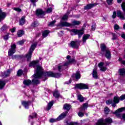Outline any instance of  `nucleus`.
Returning a JSON list of instances; mask_svg holds the SVG:
<instances>
[{
    "mask_svg": "<svg viewBox=\"0 0 125 125\" xmlns=\"http://www.w3.org/2000/svg\"><path fill=\"white\" fill-rule=\"evenodd\" d=\"M70 58L71 56L70 55H68L66 57V59L68 61L62 63H60L58 65H56L55 66L56 68H54V70H55V71H57L58 70L59 72H62V71H64V70L67 69L69 65H71V64H74V63H76L77 62V61H76V60H75L74 59Z\"/></svg>",
    "mask_w": 125,
    "mask_h": 125,
    "instance_id": "1",
    "label": "nucleus"
},
{
    "mask_svg": "<svg viewBox=\"0 0 125 125\" xmlns=\"http://www.w3.org/2000/svg\"><path fill=\"white\" fill-rule=\"evenodd\" d=\"M43 76V69L40 65L37 66L36 73L33 75L34 79L32 80L33 84H39L41 83L40 79H42Z\"/></svg>",
    "mask_w": 125,
    "mask_h": 125,
    "instance_id": "2",
    "label": "nucleus"
},
{
    "mask_svg": "<svg viewBox=\"0 0 125 125\" xmlns=\"http://www.w3.org/2000/svg\"><path fill=\"white\" fill-rule=\"evenodd\" d=\"M104 122L105 123L103 119H101L98 121L96 125H110L113 123V119L110 117H108L105 119Z\"/></svg>",
    "mask_w": 125,
    "mask_h": 125,
    "instance_id": "3",
    "label": "nucleus"
},
{
    "mask_svg": "<svg viewBox=\"0 0 125 125\" xmlns=\"http://www.w3.org/2000/svg\"><path fill=\"white\" fill-rule=\"evenodd\" d=\"M121 7L124 13L121 10H117V17L121 20H125V2H123L121 4Z\"/></svg>",
    "mask_w": 125,
    "mask_h": 125,
    "instance_id": "4",
    "label": "nucleus"
},
{
    "mask_svg": "<svg viewBox=\"0 0 125 125\" xmlns=\"http://www.w3.org/2000/svg\"><path fill=\"white\" fill-rule=\"evenodd\" d=\"M36 46H37V45H36V44H33L31 45L29 49V52L26 55V58L27 59V61H30V60H31V58H32V54H33V52H34V50H35Z\"/></svg>",
    "mask_w": 125,
    "mask_h": 125,
    "instance_id": "5",
    "label": "nucleus"
},
{
    "mask_svg": "<svg viewBox=\"0 0 125 125\" xmlns=\"http://www.w3.org/2000/svg\"><path fill=\"white\" fill-rule=\"evenodd\" d=\"M45 75L46 77H49V78H60V77H61V74L53 73L51 71L45 72Z\"/></svg>",
    "mask_w": 125,
    "mask_h": 125,
    "instance_id": "6",
    "label": "nucleus"
},
{
    "mask_svg": "<svg viewBox=\"0 0 125 125\" xmlns=\"http://www.w3.org/2000/svg\"><path fill=\"white\" fill-rule=\"evenodd\" d=\"M71 34L73 36L74 35H78L79 38H81L83 35V30L72 29L70 31Z\"/></svg>",
    "mask_w": 125,
    "mask_h": 125,
    "instance_id": "7",
    "label": "nucleus"
},
{
    "mask_svg": "<svg viewBox=\"0 0 125 125\" xmlns=\"http://www.w3.org/2000/svg\"><path fill=\"white\" fill-rule=\"evenodd\" d=\"M76 87L79 89H88V84L83 83H78L76 84Z\"/></svg>",
    "mask_w": 125,
    "mask_h": 125,
    "instance_id": "8",
    "label": "nucleus"
},
{
    "mask_svg": "<svg viewBox=\"0 0 125 125\" xmlns=\"http://www.w3.org/2000/svg\"><path fill=\"white\" fill-rule=\"evenodd\" d=\"M16 45L13 44L11 45V48L9 50L8 55L9 56H12L13 54H14L16 52Z\"/></svg>",
    "mask_w": 125,
    "mask_h": 125,
    "instance_id": "9",
    "label": "nucleus"
},
{
    "mask_svg": "<svg viewBox=\"0 0 125 125\" xmlns=\"http://www.w3.org/2000/svg\"><path fill=\"white\" fill-rule=\"evenodd\" d=\"M36 15L39 18H42L45 15V12L42 9H38L36 10Z\"/></svg>",
    "mask_w": 125,
    "mask_h": 125,
    "instance_id": "10",
    "label": "nucleus"
},
{
    "mask_svg": "<svg viewBox=\"0 0 125 125\" xmlns=\"http://www.w3.org/2000/svg\"><path fill=\"white\" fill-rule=\"evenodd\" d=\"M96 5H97V3L87 4L86 6H84V10H89V9L93 8L94 6H96Z\"/></svg>",
    "mask_w": 125,
    "mask_h": 125,
    "instance_id": "11",
    "label": "nucleus"
},
{
    "mask_svg": "<svg viewBox=\"0 0 125 125\" xmlns=\"http://www.w3.org/2000/svg\"><path fill=\"white\" fill-rule=\"evenodd\" d=\"M70 45L73 48H79V46H80V42L78 41H72L71 42Z\"/></svg>",
    "mask_w": 125,
    "mask_h": 125,
    "instance_id": "12",
    "label": "nucleus"
},
{
    "mask_svg": "<svg viewBox=\"0 0 125 125\" xmlns=\"http://www.w3.org/2000/svg\"><path fill=\"white\" fill-rule=\"evenodd\" d=\"M107 50H109V48H108L106 45L104 43H102L101 44V51L102 53V54H104V52H106Z\"/></svg>",
    "mask_w": 125,
    "mask_h": 125,
    "instance_id": "13",
    "label": "nucleus"
},
{
    "mask_svg": "<svg viewBox=\"0 0 125 125\" xmlns=\"http://www.w3.org/2000/svg\"><path fill=\"white\" fill-rule=\"evenodd\" d=\"M104 65V62H100L98 64V67L100 69V71L102 72H105L107 70V67L106 66H103Z\"/></svg>",
    "mask_w": 125,
    "mask_h": 125,
    "instance_id": "14",
    "label": "nucleus"
},
{
    "mask_svg": "<svg viewBox=\"0 0 125 125\" xmlns=\"http://www.w3.org/2000/svg\"><path fill=\"white\" fill-rule=\"evenodd\" d=\"M72 77V78H75L76 80H80L82 75H81V72L80 71H78L75 73V74H73Z\"/></svg>",
    "mask_w": 125,
    "mask_h": 125,
    "instance_id": "15",
    "label": "nucleus"
},
{
    "mask_svg": "<svg viewBox=\"0 0 125 125\" xmlns=\"http://www.w3.org/2000/svg\"><path fill=\"white\" fill-rule=\"evenodd\" d=\"M92 76L94 79H98V74H97V67H95L93 70Z\"/></svg>",
    "mask_w": 125,
    "mask_h": 125,
    "instance_id": "16",
    "label": "nucleus"
},
{
    "mask_svg": "<svg viewBox=\"0 0 125 125\" xmlns=\"http://www.w3.org/2000/svg\"><path fill=\"white\" fill-rule=\"evenodd\" d=\"M5 17H6V14L4 12H2L1 9H0V22L4 20Z\"/></svg>",
    "mask_w": 125,
    "mask_h": 125,
    "instance_id": "17",
    "label": "nucleus"
},
{
    "mask_svg": "<svg viewBox=\"0 0 125 125\" xmlns=\"http://www.w3.org/2000/svg\"><path fill=\"white\" fill-rule=\"evenodd\" d=\"M67 114H68V112H64L62 113L58 117V121H61V120H63L66 116H67Z\"/></svg>",
    "mask_w": 125,
    "mask_h": 125,
    "instance_id": "18",
    "label": "nucleus"
},
{
    "mask_svg": "<svg viewBox=\"0 0 125 125\" xmlns=\"http://www.w3.org/2000/svg\"><path fill=\"white\" fill-rule=\"evenodd\" d=\"M30 103H31L30 101L26 102L23 101L21 102L22 105H23V106H24V107H25L26 109H29V106Z\"/></svg>",
    "mask_w": 125,
    "mask_h": 125,
    "instance_id": "19",
    "label": "nucleus"
},
{
    "mask_svg": "<svg viewBox=\"0 0 125 125\" xmlns=\"http://www.w3.org/2000/svg\"><path fill=\"white\" fill-rule=\"evenodd\" d=\"M105 56L107 59H110L111 58V51L110 49L106 50V51L105 52Z\"/></svg>",
    "mask_w": 125,
    "mask_h": 125,
    "instance_id": "20",
    "label": "nucleus"
},
{
    "mask_svg": "<svg viewBox=\"0 0 125 125\" xmlns=\"http://www.w3.org/2000/svg\"><path fill=\"white\" fill-rule=\"evenodd\" d=\"M81 23V21H73L72 23H71V26H79Z\"/></svg>",
    "mask_w": 125,
    "mask_h": 125,
    "instance_id": "21",
    "label": "nucleus"
},
{
    "mask_svg": "<svg viewBox=\"0 0 125 125\" xmlns=\"http://www.w3.org/2000/svg\"><path fill=\"white\" fill-rule=\"evenodd\" d=\"M88 106V104L85 103L83 104V106L80 108V110H82V111H85V110L87 109Z\"/></svg>",
    "mask_w": 125,
    "mask_h": 125,
    "instance_id": "22",
    "label": "nucleus"
},
{
    "mask_svg": "<svg viewBox=\"0 0 125 125\" xmlns=\"http://www.w3.org/2000/svg\"><path fill=\"white\" fill-rule=\"evenodd\" d=\"M49 34V30H44L42 32V37L44 38H46L47 36H48V34Z\"/></svg>",
    "mask_w": 125,
    "mask_h": 125,
    "instance_id": "23",
    "label": "nucleus"
},
{
    "mask_svg": "<svg viewBox=\"0 0 125 125\" xmlns=\"http://www.w3.org/2000/svg\"><path fill=\"white\" fill-rule=\"evenodd\" d=\"M38 116V114L36 113L35 112L33 113L32 115H30L29 116V121L31 120H33V119H35V118H37Z\"/></svg>",
    "mask_w": 125,
    "mask_h": 125,
    "instance_id": "24",
    "label": "nucleus"
},
{
    "mask_svg": "<svg viewBox=\"0 0 125 125\" xmlns=\"http://www.w3.org/2000/svg\"><path fill=\"white\" fill-rule=\"evenodd\" d=\"M90 37V35H89V34L84 35L83 37V42H86V40H88V39Z\"/></svg>",
    "mask_w": 125,
    "mask_h": 125,
    "instance_id": "25",
    "label": "nucleus"
},
{
    "mask_svg": "<svg viewBox=\"0 0 125 125\" xmlns=\"http://www.w3.org/2000/svg\"><path fill=\"white\" fill-rule=\"evenodd\" d=\"M61 26L62 27H70L71 23L67 22H62L61 23Z\"/></svg>",
    "mask_w": 125,
    "mask_h": 125,
    "instance_id": "26",
    "label": "nucleus"
},
{
    "mask_svg": "<svg viewBox=\"0 0 125 125\" xmlns=\"http://www.w3.org/2000/svg\"><path fill=\"white\" fill-rule=\"evenodd\" d=\"M24 24H25V16H23L20 20V25L21 26H23V25Z\"/></svg>",
    "mask_w": 125,
    "mask_h": 125,
    "instance_id": "27",
    "label": "nucleus"
},
{
    "mask_svg": "<svg viewBox=\"0 0 125 125\" xmlns=\"http://www.w3.org/2000/svg\"><path fill=\"white\" fill-rule=\"evenodd\" d=\"M10 75V70H8L7 71H5L4 72L3 74V78H7V77H8Z\"/></svg>",
    "mask_w": 125,
    "mask_h": 125,
    "instance_id": "28",
    "label": "nucleus"
},
{
    "mask_svg": "<svg viewBox=\"0 0 125 125\" xmlns=\"http://www.w3.org/2000/svg\"><path fill=\"white\" fill-rule=\"evenodd\" d=\"M63 109L69 111V110L71 109V105H70V104H66L63 105Z\"/></svg>",
    "mask_w": 125,
    "mask_h": 125,
    "instance_id": "29",
    "label": "nucleus"
},
{
    "mask_svg": "<svg viewBox=\"0 0 125 125\" xmlns=\"http://www.w3.org/2000/svg\"><path fill=\"white\" fill-rule=\"evenodd\" d=\"M53 95L55 98H59V97L60 96V94L58 91H55L54 92Z\"/></svg>",
    "mask_w": 125,
    "mask_h": 125,
    "instance_id": "30",
    "label": "nucleus"
},
{
    "mask_svg": "<svg viewBox=\"0 0 125 125\" xmlns=\"http://www.w3.org/2000/svg\"><path fill=\"white\" fill-rule=\"evenodd\" d=\"M5 85V82L3 81L0 80V89H2Z\"/></svg>",
    "mask_w": 125,
    "mask_h": 125,
    "instance_id": "31",
    "label": "nucleus"
},
{
    "mask_svg": "<svg viewBox=\"0 0 125 125\" xmlns=\"http://www.w3.org/2000/svg\"><path fill=\"white\" fill-rule=\"evenodd\" d=\"M23 83L25 85H30V84L32 83V81H31L30 80H24L23 81Z\"/></svg>",
    "mask_w": 125,
    "mask_h": 125,
    "instance_id": "32",
    "label": "nucleus"
},
{
    "mask_svg": "<svg viewBox=\"0 0 125 125\" xmlns=\"http://www.w3.org/2000/svg\"><path fill=\"white\" fill-rule=\"evenodd\" d=\"M38 62H39L38 61H32L29 64V66L30 67H32V66H33V67H35V66H36V65H37V63Z\"/></svg>",
    "mask_w": 125,
    "mask_h": 125,
    "instance_id": "33",
    "label": "nucleus"
},
{
    "mask_svg": "<svg viewBox=\"0 0 125 125\" xmlns=\"http://www.w3.org/2000/svg\"><path fill=\"white\" fill-rule=\"evenodd\" d=\"M119 72L121 76H125V69L122 68L119 70Z\"/></svg>",
    "mask_w": 125,
    "mask_h": 125,
    "instance_id": "34",
    "label": "nucleus"
},
{
    "mask_svg": "<svg viewBox=\"0 0 125 125\" xmlns=\"http://www.w3.org/2000/svg\"><path fill=\"white\" fill-rule=\"evenodd\" d=\"M24 34V31L23 30H19L17 32L18 37H22Z\"/></svg>",
    "mask_w": 125,
    "mask_h": 125,
    "instance_id": "35",
    "label": "nucleus"
},
{
    "mask_svg": "<svg viewBox=\"0 0 125 125\" xmlns=\"http://www.w3.org/2000/svg\"><path fill=\"white\" fill-rule=\"evenodd\" d=\"M78 99L79 100L80 102H83L84 99H83V97L82 96V95H78Z\"/></svg>",
    "mask_w": 125,
    "mask_h": 125,
    "instance_id": "36",
    "label": "nucleus"
},
{
    "mask_svg": "<svg viewBox=\"0 0 125 125\" xmlns=\"http://www.w3.org/2000/svg\"><path fill=\"white\" fill-rule=\"evenodd\" d=\"M113 101L114 103H119L120 102V98L119 97L115 96L114 98Z\"/></svg>",
    "mask_w": 125,
    "mask_h": 125,
    "instance_id": "37",
    "label": "nucleus"
},
{
    "mask_svg": "<svg viewBox=\"0 0 125 125\" xmlns=\"http://www.w3.org/2000/svg\"><path fill=\"white\" fill-rule=\"evenodd\" d=\"M83 110L80 109L79 112L78 114L79 117H80V118H83V116H84V113H83Z\"/></svg>",
    "mask_w": 125,
    "mask_h": 125,
    "instance_id": "38",
    "label": "nucleus"
},
{
    "mask_svg": "<svg viewBox=\"0 0 125 125\" xmlns=\"http://www.w3.org/2000/svg\"><path fill=\"white\" fill-rule=\"evenodd\" d=\"M104 114L108 115V114L110 113V109H109L108 107L106 106L104 107Z\"/></svg>",
    "mask_w": 125,
    "mask_h": 125,
    "instance_id": "39",
    "label": "nucleus"
},
{
    "mask_svg": "<svg viewBox=\"0 0 125 125\" xmlns=\"http://www.w3.org/2000/svg\"><path fill=\"white\" fill-rule=\"evenodd\" d=\"M53 105V101H51L49 102L48 104V108L47 110H49L50 109H51V107H52V105Z\"/></svg>",
    "mask_w": 125,
    "mask_h": 125,
    "instance_id": "40",
    "label": "nucleus"
},
{
    "mask_svg": "<svg viewBox=\"0 0 125 125\" xmlns=\"http://www.w3.org/2000/svg\"><path fill=\"white\" fill-rule=\"evenodd\" d=\"M23 74V70L22 69H20L17 72V75L19 77H21Z\"/></svg>",
    "mask_w": 125,
    "mask_h": 125,
    "instance_id": "41",
    "label": "nucleus"
},
{
    "mask_svg": "<svg viewBox=\"0 0 125 125\" xmlns=\"http://www.w3.org/2000/svg\"><path fill=\"white\" fill-rule=\"evenodd\" d=\"M59 121V120H58V118H57V119H53L52 118L51 119H50V123H55L56 122H58Z\"/></svg>",
    "mask_w": 125,
    "mask_h": 125,
    "instance_id": "42",
    "label": "nucleus"
},
{
    "mask_svg": "<svg viewBox=\"0 0 125 125\" xmlns=\"http://www.w3.org/2000/svg\"><path fill=\"white\" fill-rule=\"evenodd\" d=\"M117 13H118V11L117 12L114 11L113 12V15L112 16V18H113V19H115L116 17H117Z\"/></svg>",
    "mask_w": 125,
    "mask_h": 125,
    "instance_id": "43",
    "label": "nucleus"
},
{
    "mask_svg": "<svg viewBox=\"0 0 125 125\" xmlns=\"http://www.w3.org/2000/svg\"><path fill=\"white\" fill-rule=\"evenodd\" d=\"M56 21H53L48 24V26H50L51 27H53L54 26V24H55Z\"/></svg>",
    "mask_w": 125,
    "mask_h": 125,
    "instance_id": "44",
    "label": "nucleus"
},
{
    "mask_svg": "<svg viewBox=\"0 0 125 125\" xmlns=\"http://www.w3.org/2000/svg\"><path fill=\"white\" fill-rule=\"evenodd\" d=\"M24 42H25V41L24 40H21L20 41H19L17 42V44H19V45H22V44H24Z\"/></svg>",
    "mask_w": 125,
    "mask_h": 125,
    "instance_id": "45",
    "label": "nucleus"
},
{
    "mask_svg": "<svg viewBox=\"0 0 125 125\" xmlns=\"http://www.w3.org/2000/svg\"><path fill=\"white\" fill-rule=\"evenodd\" d=\"M121 120H123V121H125V113H123L122 115L118 117Z\"/></svg>",
    "mask_w": 125,
    "mask_h": 125,
    "instance_id": "46",
    "label": "nucleus"
},
{
    "mask_svg": "<svg viewBox=\"0 0 125 125\" xmlns=\"http://www.w3.org/2000/svg\"><path fill=\"white\" fill-rule=\"evenodd\" d=\"M106 104L107 105H110L113 104V100H109L106 101Z\"/></svg>",
    "mask_w": 125,
    "mask_h": 125,
    "instance_id": "47",
    "label": "nucleus"
},
{
    "mask_svg": "<svg viewBox=\"0 0 125 125\" xmlns=\"http://www.w3.org/2000/svg\"><path fill=\"white\" fill-rule=\"evenodd\" d=\"M113 0H106V2L108 5H112L113 4Z\"/></svg>",
    "mask_w": 125,
    "mask_h": 125,
    "instance_id": "48",
    "label": "nucleus"
},
{
    "mask_svg": "<svg viewBox=\"0 0 125 125\" xmlns=\"http://www.w3.org/2000/svg\"><path fill=\"white\" fill-rule=\"evenodd\" d=\"M68 15L65 14L62 17V20H68Z\"/></svg>",
    "mask_w": 125,
    "mask_h": 125,
    "instance_id": "49",
    "label": "nucleus"
},
{
    "mask_svg": "<svg viewBox=\"0 0 125 125\" xmlns=\"http://www.w3.org/2000/svg\"><path fill=\"white\" fill-rule=\"evenodd\" d=\"M32 27H38L39 26V22L35 21L32 24Z\"/></svg>",
    "mask_w": 125,
    "mask_h": 125,
    "instance_id": "50",
    "label": "nucleus"
},
{
    "mask_svg": "<svg viewBox=\"0 0 125 125\" xmlns=\"http://www.w3.org/2000/svg\"><path fill=\"white\" fill-rule=\"evenodd\" d=\"M46 13H51V12H52V8L50 7L48 8L46 11Z\"/></svg>",
    "mask_w": 125,
    "mask_h": 125,
    "instance_id": "51",
    "label": "nucleus"
},
{
    "mask_svg": "<svg viewBox=\"0 0 125 125\" xmlns=\"http://www.w3.org/2000/svg\"><path fill=\"white\" fill-rule=\"evenodd\" d=\"M118 61L121 62L122 64L123 65H125V61H123L122 58H119Z\"/></svg>",
    "mask_w": 125,
    "mask_h": 125,
    "instance_id": "52",
    "label": "nucleus"
},
{
    "mask_svg": "<svg viewBox=\"0 0 125 125\" xmlns=\"http://www.w3.org/2000/svg\"><path fill=\"white\" fill-rule=\"evenodd\" d=\"M14 10H15L16 11H17L18 12H21L22 11V10L20 9V8H14Z\"/></svg>",
    "mask_w": 125,
    "mask_h": 125,
    "instance_id": "53",
    "label": "nucleus"
},
{
    "mask_svg": "<svg viewBox=\"0 0 125 125\" xmlns=\"http://www.w3.org/2000/svg\"><path fill=\"white\" fill-rule=\"evenodd\" d=\"M120 99L121 101H123V100H125V94L122 95L121 96H120Z\"/></svg>",
    "mask_w": 125,
    "mask_h": 125,
    "instance_id": "54",
    "label": "nucleus"
},
{
    "mask_svg": "<svg viewBox=\"0 0 125 125\" xmlns=\"http://www.w3.org/2000/svg\"><path fill=\"white\" fill-rule=\"evenodd\" d=\"M120 29V26L118 24H115L114 25V30H116L117 31V30H119Z\"/></svg>",
    "mask_w": 125,
    "mask_h": 125,
    "instance_id": "55",
    "label": "nucleus"
},
{
    "mask_svg": "<svg viewBox=\"0 0 125 125\" xmlns=\"http://www.w3.org/2000/svg\"><path fill=\"white\" fill-rule=\"evenodd\" d=\"M112 40H116L117 39V35L115 33L112 34Z\"/></svg>",
    "mask_w": 125,
    "mask_h": 125,
    "instance_id": "56",
    "label": "nucleus"
},
{
    "mask_svg": "<svg viewBox=\"0 0 125 125\" xmlns=\"http://www.w3.org/2000/svg\"><path fill=\"white\" fill-rule=\"evenodd\" d=\"M91 27H92V28H91L92 31H95V28L96 27V24H94L93 25H92Z\"/></svg>",
    "mask_w": 125,
    "mask_h": 125,
    "instance_id": "57",
    "label": "nucleus"
},
{
    "mask_svg": "<svg viewBox=\"0 0 125 125\" xmlns=\"http://www.w3.org/2000/svg\"><path fill=\"white\" fill-rule=\"evenodd\" d=\"M7 28V26H6V25H3L1 28V30L2 31H4V30H6V29Z\"/></svg>",
    "mask_w": 125,
    "mask_h": 125,
    "instance_id": "58",
    "label": "nucleus"
},
{
    "mask_svg": "<svg viewBox=\"0 0 125 125\" xmlns=\"http://www.w3.org/2000/svg\"><path fill=\"white\" fill-rule=\"evenodd\" d=\"M77 125V123L73 122L67 124V125Z\"/></svg>",
    "mask_w": 125,
    "mask_h": 125,
    "instance_id": "59",
    "label": "nucleus"
},
{
    "mask_svg": "<svg viewBox=\"0 0 125 125\" xmlns=\"http://www.w3.org/2000/svg\"><path fill=\"white\" fill-rule=\"evenodd\" d=\"M16 30V28L13 27V28H11V29H10V31L11 32V33H14Z\"/></svg>",
    "mask_w": 125,
    "mask_h": 125,
    "instance_id": "60",
    "label": "nucleus"
},
{
    "mask_svg": "<svg viewBox=\"0 0 125 125\" xmlns=\"http://www.w3.org/2000/svg\"><path fill=\"white\" fill-rule=\"evenodd\" d=\"M3 39L5 41H7V40H8V35H5Z\"/></svg>",
    "mask_w": 125,
    "mask_h": 125,
    "instance_id": "61",
    "label": "nucleus"
},
{
    "mask_svg": "<svg viewBox=\"0 0 125 125\" xmlns=\"http://www.w3.org/2000/svg\"><path fill=\"white\" fill-rule=\"evenodd\" d=\"M18 56L17 55H14L12 56V58L13 59H16L17 58Z\"/></svg>",
    "mask_w": 125,
    "mask_h": 125,
    "instance_id": "62",
    "label": "nucleus"
},
{
    "mask_svg": "<svg viewBox=\"0 0 125 125\" xmlns=\"http://www.w3.org/2000/svg\"><path fill=\"white\" fill-rule=\"evenodd\" d=\"M39 0H30L31 2H37Z\"/></svg>",
    "mask_w": 125,
    "mask_h": 125,
    "instance_id": "63",
    "label": "nucleus"
},
{
    "mask_svg": "<svg viewBox=\"0 0 125 125\" xmlns=\"http://www.w3.org/2000/svg\"><path fill=\"white\" fill-rule=\"evenodd\" d=\"M117 104V103H113V104H112V107H116V106H117V104Z\"/></svg>",
    "mask_w": 125,
    "mask_h": 125,
    "instance_id": "64",
    "label": "nucleus"
}]
</instances>
